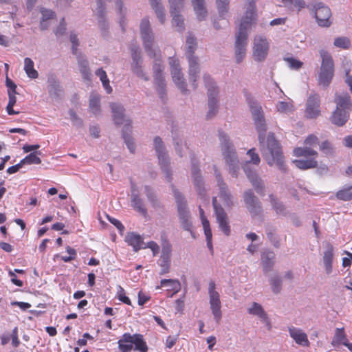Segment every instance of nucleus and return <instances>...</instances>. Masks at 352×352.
<instances>
[{
    "label": "nucleus",
    "instance_id": "20",
    "mask_svg": "<svg viewBox=\"0 0 352 352\" xmlns=\"http://www.w3.org/2000/svg\"><path fill=\"white\" fill-rule=\"evenodd\" d=\"M113 119L116 124H124V129H129L131 127V120L125 118L124 109L120 103L113 102L110 104Z\"/></svg>",
    "mask_w": 352,
    "mask_h": 352
},
{
    "label": "nucleus",
    "instance_id": "46",
    "mask_svg": "<svg viewBox=\"0 0 352 352\" xmlns=\"http://www.w3.org/2000/svg\"><path fill=\"white\" fill-rule=\"evenodd\" d=\"M269 198L272 208L274 209L277 214L280 215H285L287 214V210L285 206L281 202H280L274 195H270Z\"/></svg>",
    "mask_w": 352,
    "mask_h": 352
},
{
    "label": "nucleus",
    "instance_id": "14",
    "mask_svg": "<svg viewBox=\"0 0 352 352\" xmlns=\"http://www.w3.org/2000/svg\"><path fill=\"white\" fill-rule=\"evenodd\" d=\"M131 52L132 58L131 68L133 72L144 80H149L150 78L148 75L142 67V58L140 47L135 45H132L131 47Z\"/></svg>",
    "mask_w": 352,
    "mask_h": 352
},
{
    "label": "nucleus",
    "instance_id": "42",
    "mask_svg": "<svg viewBox=\"0 0 352 352\" xmlns=\"http://www.w3.org/2000/svg\"><path fill=\"white\" fill-rule=\"evenodd\" d=\"M294 155L296 157H311V158L315 159L318 155V153L312 148L305 145L304 147H297L294 148Z\"/></svg>",
    "mask_w": 352,
    "mask_h": 352
},
{
    "label": "nucleus",
    "instance_id": "47",
    "mask_svg": "<svg viewBox=\"0 0 352 352\" xmlns=\"http://www.w3.org/2000/svg\"><path fill=\"white\" fill-rule=\"evenodd\" d=\"M336 197L342 201H349L352 199V186H345L336 193Z\"/></svg>",
    "mask_w": 352,
    "mask_h": 352
},
{
    "label": "nucleus",
    "instance_id": "64",
    "mask_svg": "<svg viewBox=\"0 0 352 352\" xmlns=\"http://www.w3.org/2000/svg\"><path fill=\"white\" fill-rule=\"evenodd\" d=\"M288 66L294 69H298L301 67L302 63L298 60L293 58H288L286 59Z\"/></svg>",
    "mask_w": 352,
    "mask_h": 352
},
{
    "label": "nucleus",
    "instance_id": "56",
    "mask_svg": "<svg viewBox=\"0 0 352 352\" xmlns=\"http://www.w3.org/2000/svg\"><path fill=\"white\" fill-rule=\"evenodd\" d=\"M333 45L337 47L348 49L350 46V41L347 37H338L334 40Z\"/></svg>",
    "mask_w": 352,
    "mask_h": 352
},
{
    "label": "nucleus",
    "instance_id": "15",
    "mask_svg": "<svg viewBox=\"0 0 352 352\" xmlns=\"http://www.w3.org/2000/svg\"><path fill=\"white\" fill-rule=\"evenodd\" d=\"M170 13L173 17V24L177 28V31L184 30V18L180 12L184 7V0H168Z\"/></svg>",
    "mask_w": 352,
    "mask_h": 352
},
{
    "label": "nucleus",
    "instance_id": "43",
    "mask_svg": "<svg viewBox=\"0 0 352 352\" xmlns=\"http://www.w3.org/2000/svg\"><path fill=\"white\" fill-rule=\"evenodd\" d=\"M248 7L245 14V16L242 18L241 20H245L247 21H250V23H253L256 19V12H255V0H247Z\"/></svg>",
    "mask_w": 352,
    "mask_h": 352
},
{
    "label": "nucleus",
    "instance_id": "38",
    "mask_svg": "<svg viewBox=\"0 0 352 352\" xmlns=\"http://www.w3.org/2000/svg\"><path fill=\"white\" fill-rule=\"evenodd\" d=\"M337 109H344L349 111L351 107L350 96L346 93L337 95L335 99Z\"/></svg>",
    "mask_w": 352,
    "mask_h": 352
},
{
    "label": "nucleus",
    "instance_id": "28",
    "mask_svg": "<svg viewBox=\"0 0 352 352\" xmlns=\"http://www.w3.org/2000/svg\"><path fill=\"white\" fill-rule=\"evenodd\" d=\"M199 210L200 218H201L204 230V234H205L206 239L207 246L209 248V250H210L211 253L212 254V252H213V247H212V235L211 229L210 228V223H209L208 220L204 216V210L200 206L199 208Z\"/></svg>",
    "mask_w": 352,
    "mask_h": 352
},
{
    "label": "nucleus",
    "instance_id": "6",
    "mask_svg": "<svg viewBox=\"0 0 352 352\" xmlns=\"http://www.w3.org/2000/svg\"><path fill=\"white\" fill-rule=\"evenodd\" d=\"M172 190L177 204V212L181 226L184 230L189 231L192 236L195 238V234L192 231V223L190 211L187 207L186 201L182 194L173 186H172Z\"/></svg>",
    "mask_w": 352,
    "mask_h": 352
},
{
    "label": "nucleus",
    "instance_id": "12",
    "mask_svg": "<svg viewBox=\"0 0 352 352\" xmlns=\"http://www.w3.org/2000/svg\"><path fill=\"white\" fill-rule=\"evenodd\" d=\"M214 170L217 186L219 189V197L225 206L230 208L235 204L234 198L229 190L227 184L224 182L220 172L217 169L215 166H214Z\"/></svg>",
    "mask_w": 352,
    "mask_h": 352
},
{
    "label": "nucleus",
    "instance_id": "54",
    "mask_svg": "<svg viewBox=\"0 0 352 352\" xmlns=\"http://www.w3.org/2000/svg\"><path fill=\"white\" fill-rule=\"evenodd\" d=\"M130 128L129 129V130ZM128 129H123L122 130V137L124 140L125 144H126L129 150L131 151V153H133L135 151V144L133 142V140L130 135L129 133L127 132Z\"/></svg>",
    "mask_w": 352,
    "mask_h": 352
},
{
    "label": "nucleus",
    "instance_id": "51",
    "mask_svg": "<svg viewBox=\"0 0 352 352\" xmlns=\"http://www.w3.org/2000/svg\"><path fill=\"white\" fill-rule=\"evenodd\" d=\"M158 264L161 267L160 274H165L169 272L170 266V258H168V256L166 255H164V256H160V258L158 261Z\"/></svg>",
    "mask_w": 352,
    "mask_h": 352
},
{
    "label": "nucleus",
    "instance_id": "50",
    "mask_svg": "<svg viewBox=\"0 0 352 352\" xmlns=\"http://www.w3.org/2000/svg\"><path fill=\"white\" fill-rule=\"evenodd\" d=\"M346 340H347V338L344 333V328H337L331 344L336 346L343 344V342H345Z\"/></svg>",
    "mask_w": 352,
    "mask_h": 352
},
{
    "label": "nucleus",
    "instance_id": "35",
    "mask_svg": "<svg viewBox=\"0 0 352 352\" xmlns=\"http://www.w3.org/2000/svg\"><path fill=\"white\" fill-rule=\"evenodd\" d=\"M133 346L134 345V350L138 352H147L148 346L146 342L143 338V336L141 334H133L131 335Z\"/></svg>",
    "mask_w": 352,
    "mask_h": 352
},
{
    "label": "nucleus",
    "instance_id": "29",
    "mask_svg": "<svg viewBox=\"0 0 352 352\" xmlns=\"http://www.w3.org/2000/svg\"><path fill=\"white\" fill-rule=\"evenodd\" d=\"M97 3V8L95 12L97 16L98 23L100 28L102 30H106L108 26L107 22L105 19V8L104 5V0H96Z\"/></svg>",
    "mask_w": 352,
    "mask_h": 352
},
{
    "label": "nucleus",
    "instance_id": "21",
    "mask_svg": "<svg viewBox=\"0 0 352 352\" xmlns=\"http://www.w3.org/2000/svg\"><path fill=\"white\" fill-rule=\"evenodd\" d=\"M243 199L245 206L252 216H256L261 212V203L251 190L244 192Z\"/></svg>",
    "mask_w": 352,
    "mask_h": 352
},
{
    "label": "nucleus",
    "instance_id": "9",
    "mask_svg": "<svg viewBox=\"0 0 352 352\" xmlns=\"http://www.w3.org/2000/svg\"><path fill=\"white\" fill-rule=\"evenodd\" d=\"M204 81L205 86L208 89V111L207 113L208 118L214 116L218 112V94L219 90L216 86V83L213 81L212 78L209 74H204Z\"/></svg>",
    "mask_w": 352,
    "mask_h": 352
},
{
    "label": "nucleus",
    "instance_id": "45",
    "mask_svg": "<svg viewBox=\"0 0 352 352\" xmlns=\"http://www.w3.org/2000/svg\"><path fill=\"white\" fill-rule=\"evenodd\" d=\"M34 63L30 58H25L24 59V70L30 78L35 79L38 76V72L34 68Z\"/></svg>",
    "mask_w": 352,
    "mask_h": 352
},
{
    "label": "nucleus",
    "instance_id": "62",
    "mask_svg": "<svg viewBox=\"0 0 352 352\" xmlns=\"http://www.w3.org/2000/svg\"><path fill=\"white\" fill-rule=\"evenodd\" d=\"M284 3H289L300 10L305 8L306 3L304 0H282Z\"/></svg>",
    "mask_w": 352,
    "mask_h": 352
},
{
    "label": "nucleus",
    "instance_id": "13",
    "mask_svg": "<svg viewBox=\"0 0 352 352\" xmlns=\"http://www.w3.org/2000/svg\"><path fill=\"white\" fill-rule=\"evenodd\" d=\"M168 63L173 82L182 93L186 94L188 92L187 84L182 72L179 60L174 57H170Z\"/></svg>",
    "mask_w": 352,
    "mask_h": 352
},
{
    "label": "nucleus",
    "instance_id": "25",
    "mask_svg": "<svg viewBox=\"0 0 352 352\" xmlns=\"http://www.w3.org/2000/svg\"><path fill=\"white\" fill-rule=\"evenodd\" d=\"M334 257V248L329 243H326L324 245V251L322 255V262L325 272L329 275L333 270V261Z\"/></svg>",
    "mask_w": 352,
    "mask_h": 352
},
{
    "label": "nucleus",
    "instance_id": "23",
    "mask_svg": "<svg viewBox=\"0 0 352 352\" xmlns=\"http://www.w3.org/2000/svg\"><path fill=\"white\" fill-rule=\"evenodd\" d=\"M289 336L299 346L308 347L310 345L307 333L300 328L289 327L288 328Z\"/></svg>",
    "mask_w": 352,
    "mask_h": 352
},
{
    "label": "nucleus",
    "instance_id": "61",
    "mask_svg": "<svg viewBox=\"0 0 352 352\" xmlns=\"http://www.w3.org/2000/svg\"><path fill=\"white\" fill-rule=\"evenodd\" d=\"M118 294L120 301L128 305H131V300L125 295L124 289L121 286L118 287Z\"/></svg>",
    "mask_w": 352,
    "mask_h": 352
},
{
    "label": "nucleus",
    "instance_id": "27",
    "mask_svg": "<svg viewBox=\"0 0 352 352\" xmlns=\"http://www.w3.org/2000/svg\"><path fill=\"white\" fill-rule=\"evenodd\" d=\"M47 83V90L50 96L54 100L60 98L63 89L59 81L55 77L51 76L48 78Z\"/></svg>",
    "mask_w": 352,
    "mask_h": 352
},
{
    "label": "nucleus",
    "instance_id": "5",
    "mask_svg": "<svg viewBox=\"0 0 352 352\" xmlns=\"http://www.w3.org/2000/svg\"><path fill=\"white\" fill-rule=\"evenodd\" d=\"M322 59L318 77V85L323 87H328L334 76V63L332 56L326 50L320 51Z\"/></svg>",
    "mask_w": 352,
    "mask_h": 352
},
{
    "label": "nucleus",
    "instance_id": "33",
    "mask_svg": "<svg viewBox=\"0 0 352 352\" xmlns=\"http://www.w3.org/2000/svg\"><path fill=\"white\" fill-rule=\"evenodd\" d=\"M194 11L199 21L205 20L207 16V10L204 0H192Z\"/></svg>",
    "mask_w": 352,
    "mask_h": 352
},
{
    "label": "nucleus",
    "instance_id": "34",
    "mask_svg": "<svg viewBox=\"0 0 352 352\" xmlns=\"http://www.w3.org/2000/svg\"><path fill=\"white\" fill-rule=\"evenodd\" d=\"M131 334L129 333H124L122 338L118 340V348L120 352H131L133 349Z\"/></svg>",
    "mask_w": 352,
    "mask_h": 352
},
{
    "label": "nucleus",
    "instance_id": "48",
    "mask_svg": "<svg viewBox=\"0 0 352 352\" xmlns=\"http://www.w3.org/2000/svg\"><path fill=\"white\" fill-rule=\"evenodd\" d=\"M186 45L187 48L186 56H194V53L197 49V42L196 38L192 34H189L187 36Z\"/></svg>",
    "mask_w": 352,
    "mask_h": 352
},
{
    "label": "nucleus",
    "instance_id": "4",
    "mask_svg": "<svg viewBox=\"0 0 352 352\" xmlns=\"http://www.w3.org/2000/svg\"><path fill=\"white\" fill-rule=\"evenodd\" d=\"M219 140L223 155L229 166V173L232 177H237L240 168L235 149L225 133H219Z\"/></svg>",
    "mask_w": 352,
    "mask_h": 352
},
{
    "label": "nucleus",
    "instance_id": "2",
    "mask_svg": "<svg viewBox=\"0 0 352 352\" xmlns=\"http://www.w3.org/2000/svg\"><path fill=\"white\" fill-rule=\"evenodd\" d=\"M140 29L144 49L148 54L154 58L153 72L155 88L160 98L164 100L166 96V82L164 73V65L159 49L154 47V34L148 17L142 19Z\"/></svg>",
    "mask_w": 352,
    "mask_h": 352
},
{
    "label": "nucleus",
    "instance_id": "60",
    "mask_svg": "<svg viewBox=\"0 0 352 352\" xmlns=\"http://www.w3.org/2000/svg\"><path fill=\"white\" fill-rule=\"evenodd\" d=\"M68 113L69 116V118L72 120V124L74 126H82V120L76 115V113H75V111L74 110L70 109Z\"/></svg>",
    "mask_w": 352,
    "mask_h": 352
},
{
    "label": "nucleus",
    "instance_id": "63",
    "mask_svg": "<svg viewBox=\"0 0 352 352\" xmlns=\"http://www.w3.org/2000/svg\"><path fill=\"white\" fill-rule=\"evenodd\" d=\"M305 144L313 148L318 144V138L314 135H310L305 139Z\"/></svg>",
    "mask_w": 352,
    "mask_h": 352
},
{
    "label": "nucleus",
    "instance_id": "8",
    "mask_svg": "<svg viewBox=\"0 0 352 352\" xmlns=\"http://www.w3.org/2000/svg\"><path fill=\"white\" fill-rule=\"evenodd\" d=\"M153 146L157 155L159 163L166 180L170 182L172 180V171L170 168V160L168 156L165 145L159 136L153 139Z\"/></svg>",
    "mask_w": 352,
    "mask_h": 352
},
{
    "label": "nucleus",
    "instance_id": "49",
    "mask_svg": "<svg viewBox=\"0 0 352 352\" xmlns=\"http://www.w3.org/2000/svg\"><path fill=\"white\" fill-rule=\"evenodd\" d=\"M270 285L272 292L278 294L282 289V278L279 275L274 274L270 279Z\"/></svg>",
    "mask_w": 352,
    "mask_h": 352
},
{
    "label": "nucleus",
    "instance_id": "26",
    "mask_svg": "<svg viewBox=\"0 0 352 352\" xmlns=\"http://www.w3.org/2000/svg\"><path fill=\"white\" fill-rule=\"evenodd\" d=\"M131 202L132 208L143 216H146L147 210L144 206L142 199L139 196L138 192L134 185L131 186Z\"/></svg>",
    "mask_w": 352,
    "mask_h": 352
},
{
    "label": "nucleus",
    "instance_id": "11",
    "mask_svg": "<svg viewBox=\"0 0 352 352\" xmlns=\"http://www.w3.org/2000/svg\"><path fill=\"white\" fill-rule=\"evenodd\" d=\"M209 296V304L214 320L219 323L222 317L221 302L220 294L216 289V284L214 280H210L208 289Z\"/></svg>",
    "mask_w": 352,
    "mask_h": 352
},
{
    "label": "nucleus",
    "instance_id": "31",
    "mask_svg": "<svg viewBox=\"0 0 352 352\" xmlns=\"http://www.w3.org/2000/svg\"><path fill=\"white\" fill-rule=\"evenodd\" d=\"M77 60L79 70L82 76V78L85 80H90L91 77V73L89 67V62L87 59L82 55H78L77 56Z\"/></svg>",
    "mask_w": 352,
    "mask_h": 352
},
{
    "label": "nucleus",
    "instance_id": "36",
    "mask_svg": "<svg viewBox=\"0 0 352 352\" xmlns=\"http://www.w3.org/2000/svg\"><path fill=\"white\" fill-rule=\"evenodd\" d=\"M275 254L272 252H264L261 257L263 271L267 273L272 270L274 264Z\"/></svg>",
    "mask_w": 352,
    "mask_h": 352
},
{
    "label": "nucleus",
    "instance_id": "3",
    "mask_svg": "<svg viewBox=\"0 0 352 352\" xmlns=\"http://www.w3.org/2000/svg\"><path fill=\"white\" fill-rule=\"evenodd\" d=\"M247 157L248 159H247L242 165L243 170L256 192L263 195L265 185L263 181L257 175L256 170V166H257L261 162L260 157L258 155L255 153L254 148L250 149L247 152Z\"/></svg>",
    "mask_w": 352,
    "mask_h": 352
},
{
    "label": "nucleus",
    "instance_id": "32",
    "mask_svg": "<svg viewBox=\"0 0 352 352\" xmlns=\"http://www.w3.org/2000/svg\"><path fill=\"white\" fill-rule=\"evenodd\" d=\"M349 116L348 111L336 108L331 118V120L334 124L342 126L348 120Z\"/></svg>",
    "mask_w": 352,
    "mask_h": 352
},
{
    "label": "nucleus",
    "instance_id": "41",
    "mask_svg": "<svg viewBox=\"0 0 352 352\" xmlns=\"http://www.w3.org/2000/svg\"><path fill=\"white\" fill-rule=\"evenodd\" d=\"M41 13L42 14V17L40 21V28L42 30H45L50 26V20L54 18L55 14L51 10L45 8H41Z\"/></svg>",
    "mask_w": 352,
    "mask_h": 352
},
{
    "label": "nucleus",
    "instance_id": "55",
    "mask_svg": "<svg viewBox=\"0 0 352 352\" xmlns=\"http://www.w3.org/2000/svg\"><path fill=\"white\" fill-rule=\"evenodd\" d=\"M276 108L280 113H287L293 111L292 104L288 102H278Z\"/></svg>",
    "mask_w": 352,
    "mask_h": 352
},
{
    "label": "nucleus",
    "instance_id": "52",
    "mask_svg": "<svg viewBox=\"0 0 352 352\" xmlns=\"http://www.w3.org/2000/svg\"><path fill=\"white\" fill-rule=\"evenodd\" d=\"M229 0H216L219 14L223 19L226 17L229 10Z\"/></svg>",
    "mask_w": 352,
    "mask_h": 352
},
{
    "label": "nucleus",
    "instance_id": "1",
    "mask_svg": "<svg viewBox=\"0 0 352 352\" xmlns=\"http://www.w3.org/2000/svg\"><path fill=\"white\" fill-rule=\"evenodd\" d=\"M256 128L258 132L261 151L265 160L270 166L276 165L281 171H286L284 157L278 142L273 134L270 133L265 140L266 123L262 107L259 102L249 93L245 94Z\"/></svg>",
    "mask_w": 352,
    "mask_h": 352
},
{
    "label": "nucleus",
    "instance_id": "17",
    "mask_svg": "<svg viewBox=\"0 0 352 352\" xmlns=\"http://www.w3.org/2000/svg\"><path fill=\"white\" fill-rule=\"evenodd\" d=\"M212 205L214 207L217 221L220 229L226 235H229L230 229L228 224V215L224 209L218 204L216 197L212 198Z\"/></svg>",
    "mask_w": 352,
    "mask_h": 352
},
{
    "label": "nucleus",
    "instance_id": "40",
    "mask_svg": "<svg viewBox=\"0 0 352 352\" xmlns=\"http://www.w3.org/2000/svg\"><path fill=\"white\" fill-rule=\"evenodd\" d=\"M162 287H167L168 290L173 291L174 294L177 293L181 289V284L179 280L175 279H162L160 281V286H157L156 289H159Z\"/></svg>",
    "mask_w": 352,
    "mask_h": 352
},
{
    "label": "nucleus",
    "instance_id": "39",
    "mask_svg": "<svg viewBox=\"0 0 352 352\" xmlns=\"http://www.w3.org/2000/svg\"><path fill=\"white\" fill-rule=\"evenodd\" d=\"M89 110L97 116L100 112V96L97 93H91L89 96Z\"/></svg>",
    "mask_w": 352,
    "mask_h": 352
},
{
    "label": "nucleus",
    "instance_id": "44",
    "mask_svg": "<svg viewBox=\"0 0 352 352\" xmlns=\"http://www.w3.org/2000/svg\"><path fill=\"white\" fill-rule=\"evenodd\" d=\"M293 164L298 168L306 170L315 168L317 166V162L314 158H309L306 160H296L293 161Z\"/></svg>",
    "mask_w": 352,
    "mask_h": 352
},
{
    "label": "nucleus",
    "instance_id": "59",
    "mask_svg": "<svg viewBox=\"0 0 352 352\" xmlns=\"http://www.w3.org/2000/svg\"><path fill=\"white\" fill-rule=\"evenodd\" d=\"M174 146L176 153L180 156H183V153L187 150V147L186 144H182V140H174Z\"/></svg>",
    "mask_w": 352,
    "mask_h": 352
},
{
    "label": "nucleus",
    "instance_id": "16",
    "mask_svg": "<svg viewBox=\"0 0 352 352\" xmlns=\"http://www.w3.org/2000/svg\"><path fill=\"white\" fill-rule=\"evenodd\" d=\"M314 9L318 24L321 27L330 26L332 23L330 9L320 2L316 3L314 6Z\"/></svg>",
    "mask_w": 352,
    "mask_h": 352
},
{
    "label": "nucleus",
    "instance_id": "53",
    "mask_svg": "<svg viewBox=\"0 0 352 352\" xmlns=\"http://www.w3.org/2000/svg\"><path fill=\"white\" fill-rule=\"evenodd\" d=\"M36 152L31 153L27 155L24 159L21 160V164H39L41 160L36 155Z\"/></svg>",
    "mask_w": 352,
    "mask_h": 352
},
{
    "label": "nucleus",
    "instance_id": "10",
    "mask_svg": "<svg viewBox=\"0 0 352 352\" xmlns=\"http://www.w3.org/2000/svg\"><path fill=\"white\" fill-rule=\"evenodd\" d=\"M270 44L266 36L256 35L254 38L252 46V57L255 61H264L269 53Z\"/></svg>",
    "mask_w": 352,
    "mask_h": 352
},
{
    "label": "nucleus",
    "instance_id": "58",
    "mask_svg": "<svg viewBox=\"0 0 352 352\" xmlns=\"http://www.w3.org/2000/svg\"><path fill=\"white\" fill-rule=\"evenodd\" d=\"M320 149L327 155H331L334 153V148L328 141H324L320 144Z\"/></svg>",
    "mask_w": 352,
    "mask_h": 352
},
{
    "label": "nucleus",
    "instance_id": "22",
    "mask_svg": "<svg viewBox=\"0 0 352 352\" xmlns=\"http://www.w3.org/2000/svg\"><path fill=\"white\" fill-rule=\"evenodd\" d=\"M189 80L193 89L197 87V80L199 78L200 67L198 57L188 56Z\"/></svg>",
    "mask_w": 352,
    "mask_h": 352
},
{
    "label": "nucleus",
    "instance_id": "30",
    "mask_svg": "<svg viewBox=\"0 0 352 352\" xmlns=\"http://www.w3.org/2000/svg\"><path fill=\"white\" fill-rule=\"evenodd\" d=\"M126 242L133 247L134 251H138L140 249H144V243L140 234L134 232L128 233L125 237Z\"/></svg>",
    "mask_w": 352,
    "mask_h": 352
},
{
    "label": "nucleus",
    "instance_id": "37",
    "mask_svg": "<svg viewBox=\"0 0 352 352\" xmlns=\"http://www.w3.org/2000/svg\"><path fill=\"white\" fill-rule=\"evenodd\" d=\"M152 8L154 10L155 14L162 24L165 22L166 14L161 0H149Z\"/></svg>",
    "mask_w": 352,
    "mask_h": 352
},
{
    "label": "nucleus",
    "instance_id": "57",
    "mask_svg": "<svg viewBox=\"0 0 352 352\" xmlns=\"http://www.w3.org/2000/svg\"><path fill=\"white\" fill-rule=\"evenodd\" d=\"M144 192L146 193V195L148 199L151 201L152 205L153 206H157V200L156 196H155L153 189L150 186H146L144 187Z\"/></svg>",
    "mask_w": 352,
    "mask_h": 352
},
{
    "label": "nucleus",
    "instance_id": "7",
    "mask_svg": "<svg viewBox=\"0 0 352 352\" xmlns=\"http://www.w3.org/2000/svg\"><path fill=\"white\" fill-rule=\"evenodd\" d=\"M252 25L250 21L245 20H241L240 23L234 43V57L237 63H241L245 57L248 36V30Z\"/></svg>",
    "mask_w": 352,
    "mask_h": 352
},
{
    "label": "nucleus",
    "instance_id": "18",
    "mask_svg": "<svg viewBox=\"0 0 352 352\" xmlns=\"http://www.w3.org/2000/svg\"><path fill=\"white\" fill-rule=\"evenodd\" d=\"M320 99L318 94H311L306 102L305 116L309 119L316 118L320 113Z\"/></svg>",
    "mask_w": 352,
    "mask_h": 352
},
{
    "label": "nucleus",
    "instance_id": "24",
    "mask_svg": "<svg viewBox=\"0 0 352 352\" xmlns=\"http://www.w3.org/2000/svg\"><path fill=\"white\" fill-rule=\"evenodd\" d=\"M247 311L250 315L258 318L263 323L270 326V321L267 314L261 304L256 302H252L247 308Z\"/></svg>",
    "mask_w": 352,
    "mask_h": 352
},
{
    "label": "nucleus",
    "instance_id": "19",
    "mask_svg": "<svg viewBox=\"0 0 352 352\" xmlns=\"http://www.w3.org/2000/svg\"><path fill=\"white\" fill-rule=\"evenodd\" d=\"M192 182L194 188L201 199H205L206 195V188L203 177L200 173V170L195 164L192 165L191 169Z\"/></svg>",
    "mask_w": 352,
    "mask_h": 352
}]
</instances>
